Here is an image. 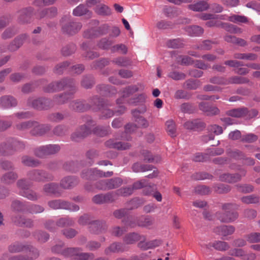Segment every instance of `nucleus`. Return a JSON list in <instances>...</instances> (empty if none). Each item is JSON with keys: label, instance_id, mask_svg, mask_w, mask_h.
<instances>
[{"label": "nucleus", "instance_id": "obj_25", "mask_svg": "<svg viewBox=\"0 0 260 260\" xmlns=\"http://www.w3.org/2000/svg\"><path fill=\"white\" fill-rule=\"evenodd\" d=\"M73 94L72 91L56 94L53 96V100L54 103L57 105H62L66 103L69 99L71 98Z\"/></svg>", "mask_w": 260, "mask_h": 260}, {"label": "nucleus", "instance_id": "obj_10", "mask_svg": "<svg viewBox=\"0 0 260 260\" xmlns=\"http://www.w3.org/2000/svg\"><path fill=\"white\" fill-rule=\"evenodd\" d=\"M29 178L36 181H52L54 179L53 176L49 173L43 170H34L30 171L28 174Z\"/></svg>", "mask_w": 260, "mask_h": 260}, {"label": "nucleus", "instance_id": "obj_6", "mask_svg": "<svg viewBox=\"0 0 260 260\" xmlns=\"http://www.w3.org/2000/svg\"><path fill=\"white\" fill-rule=\"evenodd\" d=\"M138 119H136L135 121L137 123L138 126L135 124L128 123L125 126V133L121 136V139L129 140L131 138L129 136H125L127 134H131L135 132L138 127L146 128L148 126L149 123L147 120L143 117H138Z\"/></svg>", "mask_w": 260, "mask_h": 260}, {"label": "nucleus", "instance_id": "obj_7", "mask_svg": "<svg viewBox=\"0 0 260 260\" xmlns=\"http://www.w3.org/2000/svg\"><path fill=\"white\" fill-rule=\"evenodd\" d=\"M94 122L92 120L89 121L86 124L79 127L71 135V139L75 142H78L83 139L91 132V126L94 125Z\"/></svg>", "mask_w": 260, "mask_h": 260}, {"label": "nucleus", "instance_id": "obj_50", "mask_svg": "<svg viewBox=\"0 0 260 260\" xmlns=\"http://www.w3.org/2000/svg\"><path fill=\"white\" fill-rule=\"evenodd\" d=\"M113 44L112 40L107 38H102L98 43V46L99 48L104 50H108L111 49V45Z\"/></svg>", "mask_w": 260, "mask_h": 260}, {"label": "nucleus", "instance_id": "obj_3", "mask_svg": "<svg viewBox=\"0 0 260 260\" xmlns=\"http://www.w3.org/2000/svg\"><path fill=\"white\" fill-rule=\"evenodd\" d=\"M92 101L94 103L93 110H100L102 118L107 119L114 115V111L110 108L112 105L108 101H103L97 96H93L92 98Z\"/></svg>", "mask_w": 260, "mask_h": 260}, {"label": "nucleus", "instance_id": "obj_4", "mask_svg": "<svg viewBox=\"0 0 260 260\" xmlns=\"http://www.w3.org/2000/svg\"><path fill=\"white\" fill-rule=\"evenodd\" d=\"M25 250H26L25 255H18L9 257L8 254L6 253L3 255L1 260H34L39 255L38 250L32 246L27 245Z\"/></svg>", "mask_w": 260, "mask_h": 260}, {"label": "nucleus", "instance_id": "obj_45", "mask_svg": "<svg viewBox=\"0 0 260 260\" xmlns=\"http://www.w3.org/2000/svg\"><path fill=\"white\" fill-rule=\"evenodd\" d=\"M213 44L214 42L210 40H204L202 43L194 45L193 48L201 50H209L212 48Z\"/></svg>", "mask_w": 260, "mask_h": 260}, {"label": "nucleus", "instance_id": "obj_31", "mask_svg": "<svg viewBox=\"0 0 260 260\" xmlns=\"http://www.w3.org/2000/svg\"><path fill=\"white\" fill-rule=\"evenodd\" d=\"M143 236L136 233H131L126 235L123 239L126 244H133L142 239Z\"/></svg>", "mask_w": 260, "mask_h": 260}, {"label": "nucleus", "instance_id": "obj_40", "mask_svg": "<svg viewBox=\"0 0 260 260\" xmlns=\"http://www.w3.org/2000/svg\"><path fill=\"white\" fill-rule=\"evenodd\" d=\"M153 167L150 165H143L140 162L134 164L132 167L133 171L136 173L144 172L152 170Z\"/></svg>", "mask_w": 260, "mask_h": 260}, {"label": "nucleus", "instance_id": "obj_56", "mask_svg": "<svg viewBox=\"0 0 260 260\" xmlns=\"http://www.w3.org/2000/svg\"><path fill=\"white\" fill-rule=\"evenodd\" d=\"M109 129V126L103 127L98 126L93 129V132L94 134L100 137H104L108 134Z\"/></svg>", "mask_w": 260, "mask_h": 260}, {"label": "nucleus", "instance_id": "obj_14", "mask_svg": "<svg viewBox=\"0 0 260 260\" xmlns=\"http://www.w3.org/2000/svg\"><path fill=\"white\" fill-rule=\"evenodd\" d=\"M56 91L62 90L64 88H69L72 91V93L74 94L76 91V87L73 81L70 79H62L59 81L55 82Z\"/></svg>", "mask_w": 260, "mask_h": 260}, {"label": "nucleus", "instance_id": "obj_11", "mask_svg": "<svg viewBox=\"0 0 260 260\" xmlns=\"http://www.w3.org/2000/svg\"><path fill=\"white\" fill-rule=\"evenodd\" d=\"M113 174L112 171H107L104 172L100 170H98L96 168L89 169L85 172H83L82 173L83 178H85L87 179H92L94 177H108L112 176Z\"/></svg>", "mask_w": 260, "mask_h": 260}, {"label": "nucleus", "instance_id": "obj_59", "mask_svg": "<svg viewBox=\"0 0 260 260\" xmlns=\"http://www.w3.org/2000/svg\"><path fill=\"white\" fill-rule=\"evenodd\" d=\"M113 62L120 67H127L131 64L129 60L124 57H119L113 60Z\"/></svg>", "mask_w": 260, "mask_h": 260}, {"label": "nucleus", "instance_id": "obj_15", "mask_svg": "<svg viewBox=\"0 0 260 260\" xmlns=\"http://www.w3.org/2000/svg\"><path fill=\"white\" fill-rule=\"evenodd\" d=\"M109 29V26L105 24L100 26L96 30L91 29L85 31L84 37L86 38H91L95 36L104 35L108 33Z\"/></svg>", "mask_w": 260, "mask_h": 260}, {"label": "nucleus", "instance_id": "obj_42", "mask_svg": "<svg viewBox=\"0 0 260 260\" xmlns=\"http://www.w3.org/2000/svg\"><path fill=\"white\" fill-rule=\"evenodd\" d=\"M221 27L225 29L227 31L233 34H241L242 30L236 26L228 23H221Z\"/></svg>", "mask_w": 260, "mask_h": 260}, {"label": "nucleus", "instance_id": "obj_29", "mask_svg": "<svg viewBox=\"0 0 260 260\" xmlns=\"http://www.w3.org/2000/svg\"><path fill=\"white\" fill-rule=\"evenodd\" d=\"M28 36L26 34H23L16 38L12 44L9 46V50L12 51L17 50L27 39Z\"/></svg>", "mask_w": 260, "mask_h": 260}, {"label": "nucleus", "instance_id": "obj_36", "mask_svg": "<svg viewBox=\"0 0 260 260\" xmlns=\"http://www.w3.org/2000/svg\"><path fill=\"white\" fill-rule=\"evenodd\" d=\"M18 178L17 174L14 172H9L5 174L1 178V181L6 184H10L15 182Z\"/></svg>", "mask_w": 260, "mask_h": 260}, {"label": "nucleus", "instance_id": "obj_23", "mask_svg": "<svg viewBox=\"0 0 260 260\" xmlns=\"http://www.w3.org/2000/svg\"><path fill=\"white\" fill-rule=\"evenodd\" d=\"M235 228L232 225H222L214 229V232L218 235L226 236L232 235L235 232Z\"/></svg>", "mask_w": 260, "mask_h": 260}, {"label": "nucleus", "instance_id": "obj_20", "mask_svg": "<svg viewBox=\"0 0 260 260\" xmlns=\"http://www.w3.org/2000/svg\"><path fill=\"white\" fill-rule=\"evenodd\" d=\"M241 178L242 176L238 173H224L220 175L219 177V180L220 181L229 183H235L240 181Z\"/></svg>", "mask_w": 260, "mask_h": 260}, {"label": "nucleus", "instance_id": "obj_47", "mask_svg": "<svg viewBox=\"0 0 260 260\" xmlns=\"http://www.w3.org/2000/svg\"><path fill=\"white\" fill-rule=\"evenodd\" d=\"M48 205L53 209H64L66 208V201L61 200H56L48 202Z\"/></svg>", "mask_w": 260, "mask_h": 260}, {"label": "nucleus", "instance_id": "obj_22", "mask_svg": "<svg viewBox=\"0 0 260 260\" xmlns=\"http://www.w3.org/2000/svg\"><path fill=\"white\" fill-rule=\"evenodd\" d=\"M51 129V126L49 124H40L37 122L36 126H32L30 131V133L32 136H41L45 134Z\"/></svg>", "mask_w": 260, "mask_h": 260}, {"label": "nucleus", "instance_id": "obj_57", "mask_svg": "<svg viewBox=\"0 0 260 260\" xmlns=\"http://www.w3.org/2000/svg\"><path fill=\"white\" fill-rule=\"evenodd\" d=\"M212 246L215 249L219 251H225L230 248L229 244L226 242L219 241L213 243Z\"/></svg>", "mask_w": 260, "mask_h": 260}, {"label": "nucleus", "instance_id": "obj_55", "mask_svg": "<svg viewBox=\"0 0 260 260\" xmlns=\"http://www.w3.org/2000/svg\"><path fill=\"white\" fill-rule=\"evenodd\" d=\"M111 51L113 53L118 52L121 54H125L127 52V48L123 44H118L112 46Z\"/></svg>", "mask_w": 260, "mask_h": 260}, {"label": "nucleus", "instance_id": "obj_17", "mask_svg": "<svg viewBox=\"0 0 260 260\" xmlns=\"http://www.w3.org/2000/svg\"><path fill=\"white\" fill-rule=\"evenodd\" d=\"M8 144L10 146L7 149L11 150L12 154L15 151H21L25 147V144L23 141L13 138L8 139Z\"/></svg>", "mask_w": 260, "mask_h": 260}, {"label": "nucleus", "instance_id": "obj_51", "mask_svg": "<svg viewBox=\"0 0 260 260\" xmlns=\"http://www.w3.org/2000/svg\"><path fill=\"white\" fill-rule=\"evenodd\" d=\"M214 189L216 193L225 194L230 191L231 187L228 185L219 184L214 186Z\"/></svg>", "mask_w": 260, "mask_h": 260}, {"label": "nucleus", "instance_id": "obj_64", "mask_svg": "<svg viewBox=\"0 0 260 260\" xmlns=\"http://www.w3.org/2000/svg\"><path fill=\"white\" fill-rule=\"evenodd\" d=\"M194 192L199 195H207L211 193L210 188L204 185H200L196 187Z\"/></svg>", "mask_w": 260, "mask_h": 260}, {"label": "nucleus", "instance_id": "obj_52", "mask_svg": "<svg viewBox=\"0 0 260 260\" xmlns=\"http://www.w3.org/2000/svg\"><path fill=\"white\" fill-rule=\"evenodd\" d=\"M88 11V10L85 5L80 4L73 10V14L75 16H81L87 14Z\"/></svg>", "mask_w": 260, "mask_h": 260}, {"label": "nucleus", "instance_id": "obj_32", "mask_svg": "<svg viewBox=\"0 0 260 260\" xmlns=\"http://www.w3.org/2000/svg\"><path fill=\"white\" fill-rule=\"evenodd\" d=\"M13 221L18 225L31 228L33 226V221L30 219H26L22 216H15L13 218Z\"/></svg>", "mask_w": 260, "mask_h": 260}, {"label": "nucleus", "instance_id": "obj_54", "mask_svg": "<svg viewBox=\"0 0 260 260\" xmlns=\"http://www.w3.org/2000/svg\"><path fill=\"white\" fill-rule=\"evenodd\" d=\"M35 238L40 242H46L49 238V235L48 233L42 232L37 231L34 234Z\"/></svg>", "mask_w": 260, "mask_h": 260}, {"label": "nucleus", "instance_id": "obj_18", "mask_svg": "<svg viewBox=\"0 0 260 260\" xmlns=\"http://www.w3.org/2000/svg\"><path fill=\"white\" fill-rule=\"evenodd\" d=\"M18 14L19 22L22 24L28 23L34 14V9L31 7L23 9L18 11Z\"/></svg>", "mask_w": 260, "mask_h": 260}, {"label": "nucleus", "instance_id": "obj_19", "mask_svg": "<svg viewBox=\"0 0 260 260\" xmlns=\"http://www.w3.org/2000/svg\"><path fill=\"white\" fill-rule=\"evenodd\" d=\"M78 183L77 178L74 176H68L62 178L60 182L59 186L61 187V191L63 189H70Z\"/></svg>", "mask_w": 260, "mask_h": 260}, {"label": "nucleus", "instance_id": "obj_62", "mask_svg": "<svg viewBox=\"0 0 260 260\" xmlns=\"http://www.w3.org/2000/svg\"><path fill=\"white\" fill-rule=\"evenodd\" d=\"M229 84H244L248 83L249 80L245 77L234 76L228 79Z\"/></svg>", "mask_w": 260, "mask_h": 260}, {"label": "nucleus", "instance_id": "obj_33", "mask_svg": "<svg viewBox=\"0 0 260 260\" xmlns=\"http://www.w3.org/2000/svg\"><path fill=\"white\" fill-rule=\"evenodd\" d=\"M98 89L100 93L106 96H110L115 94L117 92L115 88L112 86L102 84L98 86Z\"/></svg>", "mask_w": 260, "mask_h": 260}, {"label": "nucleus", "instance_id": "obj_44", "mask_svg": "<svg viewBox=\"0 0 260 260\" xmlns=\"http://www.w3.org/2000/svg\"><path fill=\"white\" fill-rule=\"evenodd\" d=\"M184 126L185 128L190 130L195 129L204 126V123L200 122L197 120H194L192 121H186L184 124Z\"/></svg>", "mask_w": 260, "mask_h": 260}, {"label": "nucleus", "instance_id": "obj_60", "mask_svg": "<svg viewBox=\"0 0 260 260\" xmlns=\"http://www.w3.org/2000/svg\"><path fill=\"white\" fill-rule=\"evenodd\" d=\"M228 20L234 23H246L248 22L246 17L238 15H231L228 18Z\"/></svg>", "mask_w": 260, "mask_h": 260}, {"label": "nucleus", "instance_id": "obj_46", "mask_svg": "<svg viewBox=\"0 0 260 260\" xmlns=\"http://www.w3.org/2000/svg\"><path fill=\"white\" fill-rule=\"evenodd\" d=\"M166 45L168 48H179L183 47L184 43L182 40L178 38L167 41Z\"/></svg>", "mask_w": 260, "mask_h": 260}, {"label": "nucleus", "instance_id": "obj_13", "mask_svg": "<svg viewBox=\"0 0 260 260\" xmlns=\"http://www.w3.org/2000/svg\"><path fill=\"white\" fill-rule=\"evenodd\" d=\"M82 26L79 22L69 21L67 23L62 24V30L64 33L73 35L78 32L81 29Z\"/></svg>", "mask_w": 260, "mask_h": 260}, {"label": "nucleus", "instance_id": "obj_2", "mask_svg": "<svg viewBox=\"0 0 260 260\" xmlns=\"http://www.w3.org/2000/svg\"><path fill=\"white\" fill-rule=\"evenodd\" d=\"M239 206L234 203H225L222 205L224 212H218L216 215L217 218L222 222L229 223L235 221L238 217V214L235 210Z\"/></svg>", "mask_w": 260, "mask_h": 260}, {"label": "nucleus", "instance_id": "obj_61", "mask_svg": "<svg viewBox=\"0 0 260 260\" xmlns=\"http://www.w3.org/2000/svg\"><path fill=\"white\" fill-rule=\"evenodd\" d=\"M153 222V219L149 217H142L138 221V225L139 226L148 227L152 225Z\"/></svg>", "mask_w": 260, "mask_h": 260}, {"label": "nucleus", "instance_id": "obj_9", "mask_svg": "<svg viewBox=\"0 0 260 260\" xmlns=\"http://www.w3.org/2000/svg\"><path fill=\"white\" fill-rule=\"evenodd\" d=\"M87 103L85 101L75 100L70 102L69 108L71 110L76 112H84L90 108L93 109L94 103L92 101V98Z\"/></svg>", "mask_w": 260, "mask_h": 260}, {"label": "nucleus", "instance_id": "obj_35", "mask_svg": "<svg viewBox=\"0 0 260 260\" xmlns=\"http://www.w3.org/2000/svg\"><path fill=\"white\" fill-rule=\"evenodd\" d=\"M37 125V121H27L17 124L15 126L16 129L24 132L27 130L32 129V126H36Z\"/></svg>", "mask_w": 260, "mask_h": 260}, {"label": "nucleus", "instance_id": "obj_48", "mask_svg": "<svg viewBox=\"0 0 260 260\" xmlns=\"http://www.w3.org/2000/svg\"><path fill=\"white\" fill-rule=\"evenodd\" d=\"M108 184V189H112L119 187L122 183V180L120 178H114L111 179L107 180Z\"/></svg>", "mask_w": 260, "mask_h": 260}, {"label": "nucleus", "instance_id": "obj_53", "mask_svg": "<svg viewBox=\"0 0 260 260\" xmlns=\"http://www.w3.org/2000/svg\"><path fill=\"white\" fill-rule=\"evenodd\" d=\"M144 201L138 198H134L132 201L128 203V210H133L137 208L139 206L144 204Z\"/></svg>", "mask_w": 260, "mask_h": 260}, {"label": "nucleus", "instance_id": "obj_27", "mask_svg": "<svg viewBox=\"0 0 260 260\" xmlns=\"http://www.w3.org/2000/svg\"><path fill=\"white\" fill-rule=\"evenodd\" d=\"M124 251V246L121 243L115 242L111 244L108 247L105 249V253L107 255L111 253H117Z\"/></svg>", "mask_w": 260, "mask_h": 260}, {"label": "nucleus", "instance_id": "obj_30", "mask_svg": "<svg viewBox=\"0 0 260 260\" xmlns=\"http://www.w3.org/2000/svg\"><path fill=\"white\" fill-rule=\"evenodd\" d=\"M57 10L56 8L52 7L48 9H44L36 14L38 18H41L44 17L49 18L53 17L56 15Z\"/></svg>", "mask_w": 260, "mask_h": 260}, {"label": "nucleus", "instance_id": "obj_43", "mask_svg": "<svg viewBox=\"0 0 260 260\" xmlns=\"http://www.w3.org/2000/svg\"><path fill=\"white\" fill-rule=\"evenodd\" d=\"M227 154L229 157L235 160H242L245 158V154L238 149L228 150Z\"/></svg>", "mask_w": 260, "mask_h": 260}, {"label": "nucleus", "instance_id": "obj_12", "mask_svg": "<svg viewBox=\"0 0 260 260\" xmlns=\"http://www.w3.org/2000/svg\"><path fill=\"white\" fill-rule=\"evenodd\" d=\"M108 228L106 222L104 220H94L91 221L88 226L90 233L94 234H99L105 232Z\"/></svg>", "mask_w": 260, "mask_h": 260}, {"label": "nucleus", "instance_id": "obj_34", "mask_svg": "<svg viewBox=\"0 0 260 260\" xmlns=\"http://www.w3.org/2000/svg\"><path fill=\"white\" fill-rule=\"evenodd\" d=\"M188 7L193 11L200 12L207 10L209 8V6L206 2L199 1L195 4L189 5Z\"/></svg>", "mask_w": 260, "mask_h": 260}, {"label": "nucleus", "instance_id": "obj_8", "mask_svg": "<svg viewBox=\"0 0 260 260\" xmlns=\"http://www.w3.org/2000/svg\"><path fill=\"white\" fill-rule=\"evenodd\" d=\"M226 114L228 116L235 118L246 117V118H252L257 115V111L255 109L248 111L246 108L243 107L228 110Z\"/></svg>", "mask_w": 260, "mask_h": 260}, {"label": "nucleus", "instance_id": "obj_16", "mask_svg": "<svg viewBox=\"0 0 260 260\" xmlns=\"http://www.w3.org/2000/svg\"><path fill=\"white\" fill-rule=\"evenodd\" d=\"M17 105V101L13 96L7 95L0 98V106L3 109H11L16 107Z\"/></svg>", "mask_w": 260, "mask_h": 260}, {"label": "nucleus", "instance_id": "obj_1", "mask_svg": "<svg viewBox=\"0 0 260 260\" xmlns=\"http://www.w3.org/2000/svg\"><path fill=\"white\" fill-rule=\"evenodd\" d=\"M144 87L141 84L133 85L125 87L122 91V96L117 100V104H127L136 105L139 103L143 102L145 99V96L142 94L132 98L131 96L135 92L141 90Z\"/></svg>", "mask_w": 260, "mask_h": 260}, {"label": "nucleus", "instance_id": "obj_37", "mask_svg": "<svg viewBox=\"0 0 260 260\" xmlns=\"http://www.w3.org/2000/svg\"><path fill=\"white\" fill-rule=\"evenodd\" d=\"M74 223V220L69 217H61L56 220V224L59 228L72 226Z\"/></svg>", "mask_w": 260, "mask_h": 260}, {"label": "nucleus", "instance_id": "obj_58", "mask_svg": "<svg viewBox=\"0 0 260 260\" xmlns=\"http://www.w3.org/2000/svg\"><path fill=\"white\" fill-rule=\"evenodd\" d=\"M32 114L30 112H20L14 113L9 116L11 119L14 118H17L19 119H28L32 116Z\"/></svg>", "mask_w": 260, "mask_h": 260}, {"label": "nucleus", "instance_id": "obj_41", "mask_svg": "<svg viewBox=\"0 0 260 260\" xmlns=\"http://www.w3.org/2000/svg\"><path fill=\"white\" fill-rule=\"evenodd\" d=\"M141 154L144 158V160L148 162H158L160 160L159 156L153 155L151 152L147 150H143L141 151Z\"/></svg>", "mask_w": 260, "mask_h": 260}, {"label": "nucleus", "instance_id": "obj_5", "mask_svg": "<svg viewBox=\"0 0 260 260\" xmlns=\"http://www.w3.org/2000/svg\"><path fill=\"white\" fill-rule=\"evenodd\" d=\"M82 249L78 247L68 248L63 252L64 257H71L72 260H87L93 258L94 254L92 253H82Z\"/></svg>", "mask_w": 260, "mask_h": 260}, {"label": "nucleus", "instance_id": "obj_63", "mask_svg": "<svg viewBox=\"0 0 260 260\" xmlns=\"http://www.w3.org/2000/svg\"><path fill=\"white\" fill-rule=\"evenodd\" d=\"M45 146L47 155L55 154L60 149V146L57 144H49Z\"/></svg>", "mask_w": 260, "mask_h": 260}, {"label": "nucleus", "instance_id": "obj_21", "mask_svg": "<svg viewBox=\"0 0 260 260\" xmlns=\"http://www.w3.org/2000/svg\"><path fill=\"white\" fill-rule=\"evenodd\" d=\"M146 238L143 236L141 241L138 243V247L143 250L154 248L161 244V241L159 240H153L146 242Z\"/></svg>", "mask_w": 260, "mask_h": 260}, {"label": "nucleus", "instance_id": "obj_26", "mask_svg": "<svg viewBox=\"0 0 260 260\" xmlns=\"http://www.w3.org/2000/svg\"><path fill=\"white\" fill-rule=\"evenodd\" d=\"M117 199V196H93L92 201L96 204L111 203Z\"/></svg>", "mask_w": 260, "mask_h": 260}, {"label": "nucleus", "instance_id": "obj_49", "mask_svg": "<svg viewBox=\"0 0 260 260\" xmlns=\"http://www.w3.org/2000/svg\"><path fill=\"white\" fill-rule=\"evenodd\" d=\"M166 125L167 127V131L169 135L172 137L176 136V128L174 121L172 120H169L166 121Z\"/></svg>", "mask_w": 260, "mask_h": 260}, {"label": "nucleus", "instance_id": "obj_38", "mask_svg": "<svg viewBox=\"0 0 260 260\" xmlns=\"http://www.w3.org/2000/svg\"><path fill=\"white\" fill-rule=\"evenodd\" d=\"M95 12L102 16H109L111 14V9L107 5L103 4L98 5L95 8Z\"/></svg>", "mask_w": 260, "mask_h": 260}, {"label": "nucleus", "instance_id": "obj_24", "mask_svg": "<svg viewBox=\"0 0 260 260\" xmlns=\"http://www.w3.org/2000/svg\"><path fill=\"white\" fill-rule=\"evenodd\" d=\"M184 30L187 34L191 37H199L204 33V29L198 25L186 26Z\"/></svg>", "mask_w": 260, "mask_h": 260}, {"label": "nucleus", "instance_id": "obj_39", "mask_svg": "<svg viewBox=\"0 0 260 260\" xmlns=\"http://www.w3.org/2000/svg\"><path fill=\"white\" fill-rule=\"evenodd\" d=\"M27 245H23L18 242L10 244L8 247V250L11 253H18L25 251Z\"/></svg>", "mask_w": 260, "mask_h": 260}, {"label": "nucleus", "instance_id": "obj_28", "mask_svg": "<svg viewBox=\"0 0 260 260\" xmlns=\"http://www.w3.org/2000/svg\"><path fill=\"white\" fill-rule=\"evenodd\" d=\"M44 191L46 193L56 194L61 193V187L59 184L55 183H50L45 184L43 187Z\"/></svg>", "mask_w": 260, "mask_h": 260}]
</instances>
